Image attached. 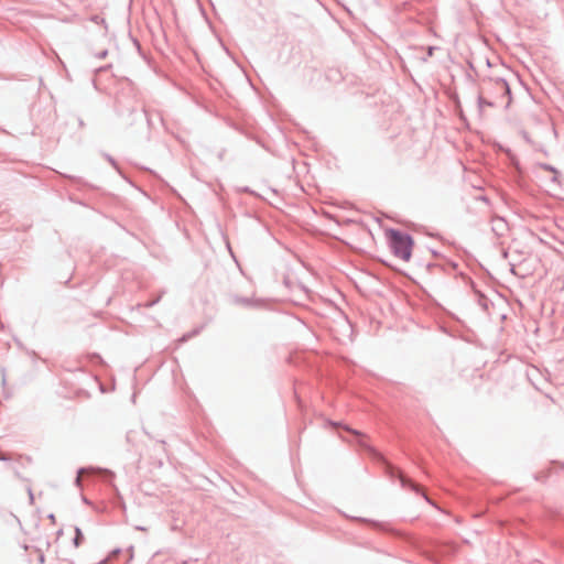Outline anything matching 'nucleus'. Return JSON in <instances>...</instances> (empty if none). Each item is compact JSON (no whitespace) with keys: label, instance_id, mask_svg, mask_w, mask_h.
I'll return each mask as SVG.
<instances>
[{"label":"nucleus","instance_id":"obj_1","mask_svg":"<svg viewBox=\"0 0 564 564\" xmlns=\"http://www.w3.org/2000/svg\"><path fill=\"white\" fill-rule=\"evenodd\" d=\"M388 237L394 254L403 261H409L413 247L411 237L397 230L388 231Z\"/></svg>","mask_w":564,"mask_h":564},{"label":"nucleus","instance_id":"obj_2","mask_svg":"<svg viewBox=\"0 0 564 564\" xmlns=\"http://www.w3.org/2000/svg\"><path fill=\"white\" fill-rule=\"evenodd\" d=\"M83 538V534L79 529H76V536H75V545L78 546L80 543V540Z\"/></svg>","mask_w":564,"mask_h":564},{"label":"nucleus","instance_id":"obj_3","mask_svg":"<svg viewBox=\"0 0 564 564\" xmlns=\"http://www.w3.org/2000/svg\"><path fill=\"white\" fill-rule=\"evenodd\" d=\"M499 85H500V88H501L505 93H507V94L509 93V87H508V85H507L505 82L500 83Z\"/></svg>","mask_w":564,"mask_h":564},{"label":"nucleus","instance_id":"obj_4","mask_svg":"<svg viewBox=\"0 0 564 564\" xmlns=\"http://www.w3.org/2000/svg\"><path fill=\"white\" fill-rule=\"evenodd\" d=\"M345 429H346V431H348V432H350V433H352V434H355V435H357V436L365 437V436H364L360 432H358V431H354V430H351V429H349V427H345Z\"/></svg>","mask_w":564,"mask_h":564},{"label":"nucleus","instance_id":"obj_5","mask_svg":"<svg viewBox=\"0 0 564 564\" xmlns=\"http://www.w3.org/2000/svg\"><path fill=\"white\" fill-rule=\"evenodd\" d=\"M400 479H401V481H402V484H403V485H405V484H406V479H405L402 475L400 476Z\"/></svg>","mask_w":564,"mask_h":564}]
</instances>
